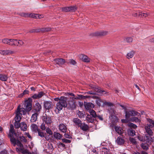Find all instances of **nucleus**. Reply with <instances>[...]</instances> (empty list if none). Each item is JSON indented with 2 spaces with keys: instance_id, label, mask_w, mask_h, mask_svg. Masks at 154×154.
Masks as SVG:
<instances>
[{
  "instance_id": "nucleus-1",
  "label": "nucleus",
  "mask_w": 154,
  "mask_h": 154,
  "mask_svg": "<svg viewBox=\"0 0 154 154\" xmlns=\"http://www.w3.org/2000/svg\"><path fill=\"white\" fill-rule=\"evenodd\" d=\"M14 113L15 114V116L14 119V125L15 129L12 124L10 125L9 133L8 136L10 138L11 143L14 146L17 145L19 146V133L18 129L19 128V104L18 106L17 109Z\"/></svg>"
},
{
  "instance_id": "nucleus-2",
  "label": "nucleus",
  "mask_w": 154,
  "mask_h": 154,
  "mask_svg": "<svg viewBox=\"0 0 154 154\" xmlns=\"http://www.w3.org/2000/svg\"><path fill=\"white\" fill-rule=\"evenodd\" d=\"M55 101H57L56 104V109H58V113L63 108H66L67 106V98L65 96H61L60 98H55L54 99Z\"/></svg>"
},
{
  "instance_id": "nucleus-3",
  "label": "nucleus",
  "mask_w": 154,
  "mask_h": 154,
  "mask_svg": "<svg viewBox=\"0 0 154 154\" xmlns=\"http://www.w3.org/2000/svg\"><path fill=\"white\" fill-rule=\"evenodd\" d=\"M32 100L31 98H29L27 100L24 101L23 104L24 107L27 112H29L32 109Z\"/></svg>"
},
{
  "instance_id": "nucleus-4",
  "label": "nucleus",
  "mask_w": 154,
  "mask_h": 154,
  "mask_svg": "<svg viewBox=\"0 0 154 154\" xmlns=\"http://www.w3.org/2000/svg\"><path fill=\"white\" fill-rule=\"evenodd\" d=\"M28 146L26 144L23 145L20 142V154H32L29 152L28 149Z\"/></svg>"
},
{
  "instance_id": "nucleus-5",
  "label": "nucleus",
  "mask_w": 154,
  "mask_h": 154,
  "mask_svg": "<svg viewBox=\"0 0 154 154\" xmlns=\"http://www.w3.org/2000/svg\"><path fill=\"white\" fill-rule=\"evenodd\" d=\"M125 117L127 119H128L131 117L134 116H135L138 115L139 114L140 115V113L137 112L133 110H125Z\"/></svg>"
},
{
  "instance_id": "nucleus-6",
  "label": "nucleus",
  "mask_w": 154,
  "mask_h": 154,
  "mask_svg": "<svg viewBox=\"0 0 154 154\" xmlns=\"http://www.w3.org/2000/svg\"><path fill=\"white\" fill-rule=\"evenodd\" d=\"M43 104L45 109L48 111L52 109L54 106L52 102L50 101H45L43 102Z\"/></svg>"
},
{
  "instance_id": "nucleus-7",
  "label": "nucleus",
  "mask_w": 154,
  "mask_h": 154,
  "mask_svg": "<svg viewBox=\"0 0 154 154\" xmlns=\"http://www.w3.org/2000/svg\"><path fill=\"white\" fill-rule=\"evenodd\" d=\"M20 15L23 17H29L34 18H40L41 17V15H39L38 14H34V13H31L29 14L28 13H22L20 14Z\"/></svg>"
},
{
  "instance_id": "nucleus-8",
  "label": "nucleus",
  "mask_w": 154,
  "mask_h": 154,
  "mask_svg": "<svg viewBox=\"0 0 154 154\" xmlns=\"http://www.w3.org/2000/svg\"><path fill=\"white\" fill-rule=\"evenodd\" d=\"M54 63L58 65L59 66H61L66 62L65 59L59 58L54 59Z\"/></svg>"
},
{
  "instance_id": "nucleus-9",
  "label": "nucleus",
  "mask_w": 154,
  "mask_h": 154,
  "mask_svg": "<svg viewBox=\"0 0 154 154\" xmlns=\"http://www.w3.org/2000/svg\"><path fill=\"white\" fill-rule=\"evenodd\" d=\"M108 33V32L104 31H100L97 32L95 33H91L90 34V35L92 36H104L106 35Z\"/></svg>"
},
{
  "instance_id": "nucleus-10",
  "label": "nucleus",
  "mask_w": 154,
  "mask_h": 154,
  "mask_svg": "<svg viewBox=\"0 0 154 154\" xmlns=\"http://www.w3.org/2000/svg\"><path fill=\"white\" fill-rule=\"evenodd\" d=\"M43 120L47 124H51L52 122L51 117L47 116L46 114L43 116Z\"/></svg>"
},
{
  "instance_id": "nucleus-11",
  "label": "nucleus",
  "mask_w": 154,
  "mask_h": 154,
  "mask_svg": "<svg viewBox=\"0 0 154 154\" xmlns=\"http://www.w3.org/2000/svg\"><path fill=\"white\" fill-rule=\"evenodd\" d=\"M42 108L41 105L38 102L36 103L32 107L33 110H35V112L37 113L40 111Z\"/></svg>"
},
{
  "instance_id": "nucleus-12",
  "label": "nucleus",
  "mask_w": 154,
  "mask_h": 154,
  "mask_svg": "<svg viewBox=\"0 0 154 154\" xmlns=\"http://www.w3.org/2000/svg\"><path fill=\"white\" fill-rule=\"evenodd\" d=\"M83 131H87L89 130V127L88 125L85 123H82L78 127Z\"/></svg>"
},
{
  "instance_id": "nucleus-13",
  "label": "nucleus",
  "mask_w": 154,
  "mask_h": 154,
  "mask_svg": "<svg viewBox=\"0 0 154 154\" xmlns=\"http://www.w3.org/2000/svg\"><path fill=\"white\" fill-rule=\"evenodd\" d=\"M45 94L43 91H41L38 92V94H35L32 95L31 97L33 99H38L41 98Z\"/></svg>"
},
{
  "instance_id": "nucleus-14",
  "label": "nucleus",
  "mask_w": 154,
  "mask_h": 154,
  "mask_svg": "<svg viewBox=\"0 0 154 154\" xmlns=\"http://www.w3.org/2000/svg\"><path fill=\"white\" fill-rule=\"evenodd\" d=\"M72 121L75 125L78 127L82 123V121L78 118H73Z\"/></svg>"
},
{
  "instance_id": "nucleus-15",
  "label": "nucleus",
  "mask_w": 154,
  "mask_h": 154,
  "mask_svg": "<svg viewBox=\"0 0 154 154\" xmlns=\"http://www.w3.org/2000/svg\"><path fill=\"white\" fill-rule=\"evenodd\" d=\"M9 45H11L18 46L19 44V40H18L17 39H9Z\"/></svg>"
},
{
  "instance_id": "nucleus-16",
  "label": "nucleus",
  "mask_w": 154,
  "mask_h": 154,
  "mask_svg": "<svg viewBox=\"0 0 154 154\" xmlns=\"http://www.w3.org/2000/svg\"><path fill=\"white\" fill-rule=\"evenodd\" d=\"M92 98L94 99H97L95 101L97 104L98 105L99 107H100L101 106V103H103V101L102 100L98 98V97L97 96H93L92 97Z\"/></svg>"
},
{
  "instance_id": "nucleus-17",
  "label": "nucleus",
  "mask_w": 154,
  "mask_h": 154,
  "mask_svg": "<svg viewBox=\"0 0 154 154\" xmlns=\"http://www.w3.org/2000/svg\"><path fill=\"white\" fill-rule=\"evenodd\" d=\"M116 142L118 145H123L125 143V140L124 139L121 137L119 136L118 137L117 139L116 140Z\"/></svg>"
},
{
  "instance_id": "nucleus-18",
  "label": "nucleus",
  "mask_w": 154,
  "mask_h": 154,
  "mask_svg": "<svg viewBox=\"0 0 154 154\" xmlns=\"http://www.w3.org/2000/svg\"><path fill=\"white\" fill-rule=\"evenodd\" d=\"M80 58L84 62L88 63L90 61V58L86 55L82 54L80 55Z\"/></svg>"
},
{
  "instance_id": "nucleus-19",
  "label": "nucleus",
  "mask_w": 154,
  "mask_h": 154,
  "mask_svg": "<svg viewBox=\"0 0 154 154\" xmlns=\"http://www.w3.org/2000/svg\"><path fill=\"white\" fill-rule=\"evenodd\" d=\"M84 106L87 109H89L94 108V104L91 103H84Z\"/></svg>"
},
{
  "instance_id": "nucleus-20",
  "label": "nucleus",
  "mask_w": 154,
  "mask_h": 154,
  "mask_svg": "<svg viewBox=\"0 0 154 154\" xmlns=\"http://www.w3.org/2000/svg\"><path fill=\"white\" fill-rule=\"evenodd\" d=\"M67 127L63 124H60L59 125V129L63 133H66L67 131Z\"/></svg>"
},
{
  "instance_id": "nucleus-21",
  "label": "nucleus",
  "mask_w": 154,
  "mask_h": 154,
  "mask_svg": "<svg viewBox=\"0 0 154 154\" xmlns=\"http://www.w3.org/2000/svg\"><path fill=\"white\" fill-rule=\"evenodd\" d=\"M114 128L115 131L118 134L122 135V134L123 133V130L121 127L115 126Z\"/></svg>"
},
{
  "instance_id": "nucleus-22",
  "label": "nucleus",
  "mask_w": 154,
  "mask_h": 154,
  "mask_svg": "<svg viewBox=\"0 0 154 154\" xmlns=\"http://www.w3.org/2000/svg\"><path fill=\"white\" fill-rule=\"evenodd\" d=\"M13 52L12 51L9 50H0V54L4 55H9L12 54Z\"/></svg>"
},
{
  "instance_id": "nucleus-23",
  "label": "nucleus",
  "mask_w": 154,
  "mask_h": 154,
  "mask_svg": "<svg viewBox=\"0 0 154 154\" xmlns=\"http://www.w3.org/2000/svg\"><path fill=\"white\" fill-rule=\"evenodd\" d=\"M20 128L22 131H26L27 129V125L26 123L23 122L20 123Z\"/></svg>"
},
{
  "instance_id": "nucleus-24",
  "label": "nucleus",
  "mask_w": 154,
  "mask_h": 154,
  "mask_svg": "<svg viewBox=\"0 0 154 154\" xmlns=\"http://www.w3.org/2000/svg\"><path fill=\"white\" fill-rule=\"evenodd\" d=\"M38 115V113L36 112L33 114L31 118V121L32 122H35L37 120Z\"/></svg>"
},
{
  "instance_id": "nucleus-25",
  "label": "nucleus",
  "mask_w": 154,
  "mask_h": 154,
  "mask_svg": "<svg viewBox=\"0 0 154 154\" xmlns=\"http://www.w3.org/2000/svg\"><path fill=\"white\" fill-rule=\"evenodd\" d=\"M68 104L69 106L70 109L72 110H74L76 108V105L75 102L73 101H69L68 102Z\"/></svg>"
},
{
  "instance_id": "nucleus-26",
  "label": "nucleus",
  "mask_w": 154,
  "mask_h": 154,
  "mask_svg": "<svg viewBox=\"0 0 154 154\" xmlns=\"http://www.w3.org/2000/svg\"><path fill=\"white\" fill-rule=\"evenodd\" d=\"M92 89L94 90L95 91L101 93V92H104V91L102 90L101 88L99 87H91Z\"/></svg>"
},
{
  "instance_id": "nucleus-27",
  "label": "nucleus",
  "mask_w": 154,
  "mask_h": 154,
  "mask_svg": "<svg viewBox=\"0 0 154 154\" xmlns=\"http://www.w3.org/2000/svg\"><path fill=\"white\" fill-rule=\"evenodd\" d=\"M38 136H40L42 138L45 137V139L48 140V139H47L45 137H46V133H44L40 129L37 131Z\"/></svg>"
},
{
  "instance_id": "nucleus-28",
  "label": "nucleus",
  "mask_w": 154,
  "mask_h": 154,
  "mask_svg": "<svg viewBox=\"0 0 154 154\" xmlns=\"http://www.w3.org/2000/svg\"><path fill=\"white\" fill-rule=\"evenodd\" d=\"M31 127L32 130L35 132H37L39 130L37 125L35 124H32L31 125Z\"/></svg>"
},
{
  "instance_id": "nucleus-29",
  "label": "nucleus",
  "mask_w": 154,
  "mask_h": 154,
  "mask_svg": "<svg viewBox=\"0 0 154 154\" xmlns=\"http://www.w3.org/2000/svg\"><path fill=\"white\" fill-rule=\"evenodd\" d=\"M54 137L57 139H60L62 137V136L59 133L54 132L53 134Z\"/></svg>"
},
{
  "instance_id": "nucleus-30",
  "label": "nucleus",
  "mask_w": 154,
  "mask_h": 154,
  "mask_svg": "<svg viewBox=\"0 0 154 154\" xmlns=\"http://www.w3.org/2000/svg\"><path fill=\"white\" fill-rule=\"evenodd\" d=\"M145 128L146 132L149 136H151L152 135V130L149 128L148 127H145Z\"/></svg>"
},
{
  "instance_id": "nucleus-31",
  "label": "nucleus",
  "mask_w": 154,
  "mask_h": 154,
  "mask_svg": "<svg viewBox=\"0 0 154 154\" xmlns=\"http://www.w3.org/2000/svg\"><path fill=\"white\" fill-rule=\"evenodd\" d=\"M154 139L151 137V136H148V134L146 135V141L148 143H151L153 141Z\"/></svg>"
},
{
  "instance_id": "nucleus-32",
  "label": "nucleus",
  "mask_w": 154,
  "mask_h": 154,
  "mask_svg": "<svg viewBox=\"0 0 154 154\" xmlns=\"http://www.w3.org/2000/svg\"><path fill=\"white\" fill-rule=\"evenodd\" d=\"M94 118L91 116V115H88L86 117V119L88 122H89L92 123L94 122Z\"/></svg>"
},
{
  "instance_id": "nucleus-33",
  "label": "nucleus",
  "mask_w": 154,
  "mask_h": 154,
  "mask_svg": "<svg viewBox=\"0 0 154 154\" xmlns=\"http://www.w3.org/2000/svg\"><path fill=\"white\" fill-rule=\"evenodd\" d=\"M128 133L129 135L134 136L135 135V131L134 130L131 129L128 131Z\"/></svg>"
},
{
  "instance_id": "nucleus-34",
  "label": "nucleus",
  "mask_w": 154,
  "mask_h": 154,
  "mask_svg": "<svg viewBox=\"0 0 154 154\" xmlns=\"http://www.w3.org/2000/svg\"><path fill=\"white\" fill-rule=\"evenodd\" d=\"M20 142L21 143H26L27 140L24 136H20Z\"/></svg>"
},
{
  "instance_id": "nucleus-35",
  "label": "nucleus",
  "mask_w": 154,
  "mask_h": 154,
  "mask_svg": "<svg viewBox=\"0 0 154 154\" xmlns=\"http://www.w3.org/2000/svg\"><path fill=\"white\" fill-rule=\"evenodd\" d=\"M90 114L91 116L94 118H96L97 116L96 112L93 109H91L90 111Z\"/></svg>"
},
{
  "instance_id": "nucleus-36",
  "label": "nucleus",
  "mask_w": 154,
  "mask_h": 154,
  "mask_svg": "<svg viewBox=\"0 0 154 154\" xmlns=\"http://www.w3.org/2000/svg\"><path fill=\"white\" fill-rule=\"evenodd\" d=\"M134 52L133 51H130L127 54V58L129 59L132 58L134 54Z\"/></svg>"
},
{
  "instance_id": "nucleus-37",
  "label": "nucleus",
  "mask_w": 154,
  "mask_h": 154,
  "mask_svg": "<svg viewBox=\"0 0 154 154\" xmlns=\"http://www.w3.org/2000/svg\"><path fill=\"white\" fill-rule=\"evenodd\" d=\"M142 148L144 150H147L149 149L148 145L146 143H142L141 144Z\"/></svg>"
},
{
  "instance_id": "nucleus-38",
  "label": "nucleus",
  "mask_w": 154,
  "mask_h": 154,
  "mask_svg": "<svg viewBox=\"0 0 154 154\" xmlns=\"http://www.w3.org/2000/svg\"><path fill=\"white\" fill-rule=\"evenodd\" d=\"M0 79L2 81H5L7 79V77L5 75L0 74Z\"/></svg>"
},
{
  "instance_id": "nucleus-39",
  "label": "nucleus",
  "mask_w": 154,
  "mask_h": 154,
  "mask_svg": "<svg viewBox=\"0 0 154 154\" xmlns=\"http://www.w3.org/2000/svg\"><path fill=\"white\" fill-rule=\"evenodd\" d=\"M26 112H27L26 111V110L25 108H20V115H25L26 114Z\"/></svg>"
},
{
  "instance_id": "nucleus-40",
  "label": "nucleus",
  "mask_w": 154,
  "mask_h": 154,
  "mask_svg": "<svg viewBox=\"0 0 154 154\" xmlns=\"http://www.w3.org/2000/svg\"><path fill=\"white\" fill-rule=\"evenodd\" d=\"M133 38L131 37H127L125 39V41L128 43H131L132 42Z\"/></svg>"
},
{
  "instance_id": "nucleus-41",
  "label": "nucleus",
  "mask_w": 154,
  "mask_h": 154,
  "mask_svg": "<svg viewBox=\"0 0 154 154\" xmlns=\"http://www.w3.org/2000/svg\"><path fill=\"white\" fill-rule=\"evenodd\" d=\"M103 106H113V104L110 102L105 101L103 102Z\"/></svg>"
},
{
  "instance_id": "nucleus-42",
  "label": "nucleus",
  "mask_w": 154,
  "mask_h": 154,
  "mask_svg": "<svg viewBox=\"0 0 154 154\" xmlns=\"http://www.w3.org/2000/svg\"><path fill=\"white\" fill-rule=\"evenodd\" d=\"M79 117L80 118H82L85 117V114L84 112L79 111V112L77 113Z\"/></svg>"
},
{
  "instance_id": "nucleus-43",
  "label": "nucleus",
  "mask_w": 154,
  "mask_h": 154,
  "mask_svg": "<svg viewBox=\"0 0 154 154\" xmlns=\"http://www.w3.org/2000/svg\"><path fill=\"white\" fill-rule=\"evenodd\" d=\"M131 120L132 122H135L140 123L141 121L140 119H139L138 118L136 117H133L131 119Z\"/></svg>"
},
{
  "instance_id": "nucleus-44",
  "label": "nucleus",
  "mask_w": 154,
  "mask_h": 154,
  "mask_svg": "<svg viewBox=\"0 0 154 154\" xmlns=\"http://www.w3.org/2000/svg\"><path fill=\"white\" fill-rule=\"evenodd\" d=\"M79 97L80 99H85L87 98H90L92 97L90 96H84L82 95H79Z\"/></svg>"
},
{
  "instance_id": "nucleus-45",
  "label": "nucleus",
  "mask_w": 154,
  "mask_h": 154,
  "mask_svg": "<svg viewBox=\"0 0 154 154\" xmlns=\"http://www.w3.org/2000/svg\"><path fill=\"white\" fill-rule=\"evenodd\" d=\"M66 63H70L73 65H75L76 63V62L74 60L72 59L68 61H66Z\"/></svg>"
},
{
  "instance_id": "nucleus-46",
  "label": "nucleus",
  "mask_w": 154,
  "mask_h": 154,
  "mask_svg": "<svg viewBox=\"0 0 154 154\" xmlns=\"http://www.w3.org/2000/svg\"><path fill=\"white\" fill-rule=\"evenodd\" d=\"M39 30L40 29L38 28L30 30L29 32L30 33L39 32Z\"/></svg>"
},
{
  "instance_id": "nucleus-47",
  "label": "nucleus",
  "mask_w": 154,
  "mask_h": 154,
  "mask_svg": "<svg viewBox=\"0 0 154 154\" xmlns=\"http://www.w3.org/2000/svg\"><path fill=\"white\" fill-rule=\"evenodd\" d=\"M138 139L141 141L143 142L146 141V136L143 137L140 135L138 136Z\"/></svg>"
},
{
  "instance_id": "nucleus-48",
  "label": "nucleus",
  "mask_w": 154,
  "mask_h": 154,
  "mask_svg": "<svg viewBox=\"0 0 154 154\" xmlns=\"http://www.w3.org/2000/svg\"><path fill=\"white\" fill-rule=\"evenodd\" d=\"M69 7V11L74 12L77 9V8L75 6H70Z\"/></svg>"
},
{
  "instance_id": "nucleus-49",
  "label": "nucleus",
  "mask_w": 154,
  "mask_h": 154,
  "mask_svg": "<svg viewBox=\"0 0 154 154\" xmlns=\"http://www.w3.org/2000/svg\"><path fill=\"white\" fill-rule=\"evenodd\" d=\"M9 39L4 38L2 40V42L3 43L7 44L9 45Z\"/></svg>"
},
{
  "instance_id": "nucleus-50",
  "label": "nucleus",
  "mask_w": 154,
  "mask_h": 154,
  "mask_svg": "<svg viewBox=\"0 0 154 154\" xmlns=\"http://www.w3.org/2000/svg\"><path fill=\"white\" fill-rule=\"evenodd\" d=\"M29 91L28 90H25L23 92L20 94V97H22L24 95L29 94Z\"/></svg>"
},
{
  "instance_id": "nucleus-51",
  "label": "nucleus",
  "mask_w": 154,
  "mask_h": 154,
  "mask_svg": "<svg viewBox=\"0 0 154 154\" xmlns=\"http://www.w3.org/2000/svg\"><path fill=\"white\" fill-rule=\"evenodd\" d=\"M129 140L130 142L134 144H135L137 143L135 140L133 138L130 137L129 138Z\"/></svg>"
},
{
  "instance_id": "nucleus-52",
  "label": "nucleus",
  "mask_w": 154,
  "mask_h": 154,
  "mask_svg": "<svg viewBox=\"0 0 154 154\" xmlns=\"http://www.w3.org/2000/svg\"><path fill=\"white\" fill-rule=\"evenodd\" d=\"M0 154H9V153L7 149H4L0 152Z\"/></svg>"
},
{
  "instance_id": "nucleus-53",
  "label": "nucleus",
  "mask_w": 154,
  "mask_h": 154,
  "mask_svg": "<svg viewBox=\"0 0 154 154\" xmlns=\"http://www.w3.org/2000/svg\"><path fill=\"white\" fill-rule=\"evenodd\" d=\"M69 7H67L62 8V10L63 11H65V12H68L69 11Z\"/></svg>"
},
{
  "instance_id": "nucleus-54",
  "label": "nucleus",
  "mask_w": 154,
  "mask_h": 154,
  "mask_svg": "<svg viewBox=\"0 0 154 154\" xmlns=\"http://www.w3.org/2000/svg\"><path fill=\"white\" fill-rule=\"evenodd\" d=\"M129 126L134 129H136L137 128V126L136 125L132 123H130L129 124Z\"/></svg>"
},
{
  "instance_id": "nucleus-55",
  "label": "nucleus",
  "mask_w": 154,
  "mask_h": 154,
  "mask_svg": "<svg viewBox=\"0 0 154 154\" xmlns=\"http://www.w3.org/2000/svg\"><path fill=\"white\" fill-rule=\"evenodd\" d=\"M62 141L65 143H70L71 142V141L69 140L66 139L65 138L62 139Z\"/></svg>"
},
{
  "instance_id": "nucleus-56",
  "label": "nucleus",
  "mask_w": 154,
  "mask_h": 154,
  "mask_svg": "<svg viewBox=\"0 0 154 154\" xmlns=\"http://www.w3.org/2000/svg\"><path fill=\"white\" fill-rule=\"evenodd\" d=\"M46 131L47 133L49 134L50 135L53 134L52 131L49 128H47Z\"/></svg>"
},
{
  "instance_id": "nucleus-57",
  "label": "nucleus",
  "mask_w": 154,
  "mask_h": 154,
  "mask_svg": "<svg viewBox=\"0 0 154 154\" xmlns=\"http://www.w3.org/2000/svg\"><path fill=\"white\" fill-rule=\"evenodd\" d=\"M64 136L65 137L67 138L71 139L72 138L71 135L69 134L68 133H66L64 134Z\"/></svg>"
},
{
  "instance_id": "nucleus-58",
  "label": "nucleus",
  "mask_w": 154,
  "mask_h": 154,
  "mask_svg": "<svg viewBox=\"0 0 154 154\" xmlns=\"http://www.w3.org/2000/svg\"><path fill=\"white\" fill-rule=\"evenodd\" d=\"M147 121L150 124H152V126H154V120H153L150 119H148Z\"/></svg>"
},
{
  "instance_id": "nucleus-59",
  "label": "nucleus",
  "mask_w": 154,
  "mask_h": 154,
  "mask_svg": "<svg viewBox=\"0 0 154 154\" xmlns=\"http://www.w3.org/2000/svg\"><path fill=\"white\" fill-rule=\"evenodd\" d=\"M41 128L43 130H44L45 129V124L43 123L41 126Z\"/></svg>"
},
{
  "instance_id": "nucleus-60",
  "label": "nucleus",
  "mask_w": 154,
  "mask_h": 154,
  "mask_svg": "<svg viewBox=\"0 0 154 154\" xmlns=\"http://www.w3.org/2000/svg\"><path fill=\"white\" fill-rule=\"evenodd\" d=\"M38 29H39L40 30H39V32H45V28H38Z\"/></svg>"
},
{
  "instance_id": "nucleus-61",
  "label": "nucleus",
  "mask_w": 154,
  "mask_h": 154,
  "mask_svg": "<svg viewBox=\"0 0 154 154\" xmlns=\"http://www.w3.org/2000/svg\"><path fill=\"white\" fill-rule=\"evenodd\" d=\"M59 145L62 147L63 148H65V145L63 143L61 142H60L59 143Z\"/></svg>"
},
{
  "instance_id": "nucleus-62",
  "label": "nucleus",
  "mask_w": 154,
  "mask_h": 154,
  "mask_svg": "<svg viewBox=\"0 0 154 154\" xmlns=\"http://www.w3.org/2000/svg\"><path fill=\"white\" fill-rule=\"evenodd\" d=\"M86 93L88 94H93V95H94L96 94V93L94 92L93 91H89L88 92H87V93Z\"/></svg>"
},
{
  "instance_id": "nucleus-63",
  "label": "nucleus",
  "mask_w": 154,
  "mask_h": 154,
  "mask_svg": "<svg viewBox=\"0 0 154 154\" xmlns=\"http://www.w3.org/2000/svg\"><path fill=\"white\" fill-rule=\"evenodd\" d=\"M24 134L26 135L28 137L29 139H31L32 138L31 136L29 134V133L25 132Z\"/></svg>"
},
{
  "instance_id": "nucleus-64",
  "label": "nucleus",
  "mask_w": 154,
  "mask_h": 154,
  "mask_svg": "<svg viewBox=\"0 0 154 154\" xmlns=\"http://www.w3.org/2000/svg\"><path fill=\"white\" fill-rule=\"evenodd\" d=\"M104 92H101L102 95H109V93L104 91Z\"/></svg>"
}]
</instances>
